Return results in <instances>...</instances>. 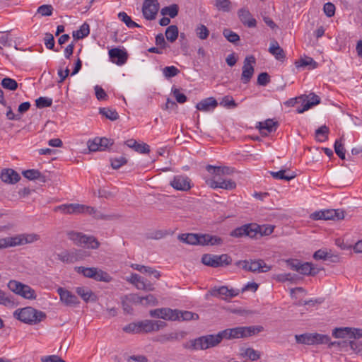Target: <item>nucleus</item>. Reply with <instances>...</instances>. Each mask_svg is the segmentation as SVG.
Returning <instances> with one entry per match:
<instances>
[{
    "mask_svg": "<svg viewBox=\"0 0 362 362\" xmlns=\"http://www.w3.org/2000/svg\"><path fill=\"white\" fill-rule=\"evenodd\" d=\"M54 211H60L64 214H88L97 219H111L112 216L104 215L95 208L81 204H68L57 206Z\"/></svg>",
    "mask_w": 362,
    "mask_h": 362,
    "instance_id": "obj_1",
    "label": "nucleus"
},
{
    "mask_svg": "<svg viewBox=\"0 0 362 362\" xmlns=\"http://www.w3.org/2000/svg\"><path fill=\"white\" fill-rule=\"evenodd\" d=\"M221 337L219 333L216 334H208L194 339L189 340L183 344L184 348L188 350H205L214 347L220 344Z\"/></svg>",
    "mask_w": 362,
    "mask_h": 362,
    "instance_id": "obj_2",
    "label": "nucleus"
},
{
    "mask_svg": "<svg viewBox=\"0 0 362 362\" xmlns=\"http://www.w3.org/2000/svg\"><path fill=\"white\" fill-rule=\"evenodd\" d=\"M262 327H238L231 329H226L219 332V334L223 339H233L250 337L256 333L261 332Z\"/></svg>",
    "mask_w": 362,
    "mask_h": 362,
    "instance_id": "obj_3",
    "label": "nucleus"
},
{
    "mask_svg": "<svg viewBox=\"0 0 362 362\" xmlns=\"http://www.w3.org/2000/svg\"><path fill=\"white\" fill-rule=\"evenodd\" d=\"M13 316L18 320L26 324H37L42 320L45 314L42 311H38L32 307H25L17 309Z\"/></svg>",
    "mask_w": 362,
    "mask_h": 362,
    "instance_id": "obj_4",
    "label": "nucleus"
},
{
    "mask_svg": "<svg viewBox=\"0 0 362 362\" xmlns=\"http://www.w3.org/2000/svg\"><path fill=\"white\" fill-rule=\"evenodd\" d=\"M68 238L77 246H83L95 250L100 247V243L93 235H87L81 232L70 230L66 233Z\"/></svg>",
    "mask_w": 362,
    "mask_h": 362,
    "instance_id": "obj_5",
    "label": "nucleus"
},
{
    "mask_svg": "<svg viewBox=\"0 0 362 362\" xmlns=\"http://www.w3.org/2000/svg\"><path fill=\"white\" fill-rule=\"evenodd\" d=\"M75 270L77 273L82 274L87 278L93 279L98 281L110 282L112 276L106 272L97 267H76Z\"/></svg>",
    "mask_w": 362,
    "mask_h": 362,
    "instance_id": "obj_6",
    "label": "nucleus"
},
{
    "mask_svg": "<svg viewBox=\"0 0 362 362\" xmlns=\"http://www.w3.org/2000/svg\"><path fill=\"white\" fill-rule=\"evenodd\" d=\"M35 240V235L28 234H20L13 237L0 238V250L30 243Z\"/></svg>",
    "mask_w": 362,
    "mask_h": 362,
    "instance_id": "obj_7",
    "label": "nucleus"
},
{
    "mask_svg": "<svg viewBox=\"0 0 362 362\" xmlns=\"http://www.w3.org/2000/svg\"><path fill=\"white\" fill-rule=\"evenodd\" d=\"M202 262L204 265L216 268L230 265L232 262V258L228 254L220 255L204 254L202 257Z\"/></svg>",
    "mask_w": 362,
    "mask_h": 362,
    "instance_id": "obj_8",
    "label": "nucleus"
},
{
    "mask_svg": "<svg viewBox=\"0 0 362 362\" xmlns=\"http://www.w3.org/2000/svg\"><path fill=\"white\" fill-rule=\"evenodd\" d=\"M8 288L14 293L28 300L36 298L35 291L30 286L16 280H11L8 283Z\"/></svg>",
    "mask_w": 362,
    "mask_h": 362,
    "instance_id": "obj_9",
    "label": "nucleus"
},
{
    "mask_svg": "<svg viewBox=\"0 0 362 362\" xmlns=\"http://www.w3.org/2000/svg\"><path fill=\"white\" fill-rule=\"evenodd\" d=\"M236 265L241 266L243 269L253 273H265L272 269V266L267 264L261 259L238 261Z\"/></svg>",
    "mask_w": 362,
    "mask_h": 362,
    "instance_id": "obj_10",
    "label": "nucleus"
},
{
    "mask_svg": "<svg viewBox=\"0 0 362 362\" xmlns=\"http://www.w3.org/2000/svg\"><path fill=\"white\" fill-rule=\"evenodd\" d=\"M313 220H341L344 218V211L341 209H327L315 211L310 215Z\"/></svg>",
    "mask_w": 362,
    "mask_h": 362,
    "instance_id": "obj_11",
    "label": "nucleus"
},
{
    "mask_svg": "<svg viewBox=\"0 0 362 362\" xmlns=\"http://www.w3.org/2000/svg\"><path fill=\"white\" fill-rule=\"evenodd\" d=\"M286 264L290 268L303 275H315L317 272L315 271L312 264L309 262L301 263L298 259H288Z\"/></svg>",
    "mask_w": 362,
    "mask_h": 362,
    "instance_id": "obj_12",
    "label": "nucleus"
},
{
    "mask_svg": "<svg viewBox=\"0 0 362 362\" xmlns=\"http://www.w3.org/2000/svg\"><path fill=\"white\" fill-rule=\"evenodd\" d=\"M152 317L161 318L165 320L175 321L178 320V310L169 308H162L151 310L149 312Z\"/></svg>",
    "mask_w": 362,
    "mask_h": 362,
    "instance_id": "obj_13",
    "label": "nucleus"
},
{
    "mask_svg": "<svg viewBox=\"0 0 362 362\" xmlns=\"http://www.w3.org/2000/svg\"><path fill=\"white\" fill-rule=\"evenodd\" d=\"M206 182V184L212 189L221 188L226 190H233L236 187L235 182L230 179L212 177Z\"/></svg>",
    "mask_w": 362,
    "mask_h": 362,
    "instance_id": "obj_14",
    "label": "nucleus"
},
{
    "mask_svg": "<svg viewBox=\"0 0 362 362\" xmlns=\"http://www.w3.org/2000/svg\"><path fill=\"white\" fill-rule=\"evenodd\" d=\"M170 185L175 189L182 192H187L192 187L191 179L183 175L174 176L170 182Z\"/></svg>",
    "mask_w": 362,
    "mask_h": 362,
    "instance_id": "obj_15",
    "label": "nucleus"
},
{
    "mask_svg": "<svg viewBox=\"0 0 362 362\" xmlns=\"http://www.w3.org/2000/svg\"><path fill=\"white\" fill-rule=\"evenodd\" d=\"M255 63L256 59L254 56L251 55L245 57L241 74V81L243 83L247 84L252 78L254 74V64Z\"/></svg>",
    "mask_w": 362,
    "mask_h": 362,
    "instance_id": "obj_16",
    "label": "nucleus"
},
{
    "mask_svg": "<svg viewBox=\"0 0 362 362\" xmlns=\"http://www.w3.org/2000/svg\"><path fill=\"white\" fill-rule=\"evenodd\" d=\"M159 4L157 0H144L142 7V13L146 20L156 18L158 11Z\"/></svg>",
    "mask_w": 362,
    "mask_h": 362,
    "instance_id": "obj_17",
    "label": "nucleus"
},
{
    "mask_svg": "<svg viewBox=\"0 0 362 362\" xmlns=\"http://www.w3.org/2000/svg\"><path fill=\"white\" fill-rule=\"evenodd\" d=\"M57 293L60 297V300L66 306L75 307L79 304L78 298L71 291L59 287L57 288Z\"/></svg>",
    "mask_w": 362,
    "mask_h": 362,
    "instance_id": "obj_18",
    "label": "nucleus"
},
{
    "mask_svg": "<svg viewBox=\"0 0 362 362\" xmlns=\"http://www.w3.org/2000/svg\"><path fill=\"white\" fill-rule=\"evenodd\" d=\"M108 54L111 62L118 66L124 64L128 59L127 52L117 47L110 49Z\"/></svg>",
    "mask_w": 362,
    "mask_h": 362,
    "instance_id": "obj_19",
    "label": "nucleus"
},
{
    "mask_svg": "<svg viewBox=\"0 0 362 362\" xmlns=\"http://www.w3.org/2000/svg\"><path fill=\"white\" fill-rule=\"evenodd\" d=\"M0 179L6 184L14 185L20 181V175L12 168H4L0 173Z\"/></svg>",
    "mask_w": 362,
    "mask_h": 362,
    "instance_id": "obj_20",
    "label": "nucleus"
},
{
    "mask_svg": "<svg viewBox=\"0 0 362 362\" xmlns=\"http://www.w3.org/2000/svg\"><path fill=\"white\" fill-rule=\"evenodd\" d=\"M186 335L187 333L184 331L173 332L158 336L156 341L161 344H164L168 341H178L183 339Z\"/></svg>",
    "mask_w": 362,
    "mask_h": 362,
    "instance_id": "obj_21",
    "label": "nucleus"
},
{
    "mask_svg": "<svg viewBox=\"0 0 362 362\" xmlns=\"http://www.w3.org/2000/svg\"><path fill=\"white\" fill-rule=\"evenodd\" d=\"M278 122L272 119H266L264 122H259L257 125L262 135L267 136L268 134L274 132L276 130Z\"/></svg>",
    "mask_w": 362,
    "mask_h": 362,
    "instance_id": "obj_22",
    "label": "nucleus"
},
{
    "mask_svg": "<svg viewBox=\"0 0 362 362\" xmlns=\"http://www.w3.org/2000/svg\"><path fill=\"white\" fill-rule=\"evenodd\" d=\"M223 243V239L217 235L209 233H202L201 246H218Z\"/></svg>",
    "mask_w": 362,
    "mask_h": 362,
    "instance_id": "obj_23",
    "label": "nucleus"
},
{
    "mask_svg": "<svg viewBox=\"0 0 362 362\" xmlns=\"http://www.w3.org/2000/svg\"><path fill=\"white\" fill-rule=\"evenodd\" d=\"M211 294L215 297H221L223 299L233 298L238 295V292L233 289H229L226 286L214 288L211 291Z\"/></svg>",
    "mask_w": 362,
    "mask_h": 362,
    "instance_id": "obj_24",
    "label": "nucleus"
},
{
    "mask_svg": "<svg viewBox=\"0 0 362 362\" xmlns=\"http://www.w3.org/2000/svg\"><path fill=\"white\" fill-rule=\"evenodd\" d=\"M252 233H254V238L259 234L260 236H266L272 234L274 229V226L271 224L258 225L257 223H252Z\"/></svg>",
    "mask_w": 362,
    "mask_h": 362,
    "instance_id": "obj_25",
    "label": "nucleus"
},
{
    "mask_svg": "<svg viewBox=\"0 0 362 362\" xmlns=\"http://www.w3.org/2000/svg\"><path fill=\"white\" fill-rule=\"evenodd\" d=\"M218 106V103L214 98L210 97L205 98L198 103L196 108L202 112H209L214 110Z\"/></svg>",
    "mask_w": 362,
    "mask_h": 362,
    "instance_id": "obj_26",
    "label": "nucleus"
},
{
    "mask_svg": "<svg viewBox=\"0 0 362 362\" xmlns=\"http://www.w3.org/2000/svg\"><path fill=\"white\" fill-rule=\"evenodd\" d=\"M240 21L249 28H254L257 25L256 20L252 18L250 12L246 8H241L238 12Z\"/></svg>",
    "mask_w": 362,
    "mask_h": 362,
    "instance_id": "obj_27",
    "label": "nucleus"
},
{
    "mask_svg": "<svg viewBox=\"0 0 362 362\" xmlns=\"http://www.w3.org/2000/svg\"><path fill=\"white\" fill-rule=\"evenodd\" d=\"M269 52L278 61L284 62L286 59L285 52L279 46V42L276 40H273L270 42Z\"/></svg>",
    "mask_w": 362,
    "mask_h": 362,
    "instance_id": "obj_28",
    "label": "nucleus"
},
{
    "mask_svg": "<svg viewBox=\"0 0 362 362\" xmlns=\"http://www.w3.org/2000/svg\"><path fill=\"white\" fill-rule=\"evenodd\" d=\"M76 292L86 303L95 302L98 300L97 296L87 287H77Z\"/></svg>",
    "mask_w": 362,
    "mask_h": 362,
    "instance_id": "obj_29",
    "label": "nucleus"
},
{
    "mask_svg": "<svg viewBox=\"0 0 362 362\" xmlns=\"http://www.w3.org/2000/svg\"><path fill=\"white\" fill-rule=\"evenodd\" d=\"M252 229V223L244 225L241 227H238L233 230L230 233L231 237L241 238L243 236H249L250 238H254V233L251 230Z\"/></svg>",
    "mask_w": 362,
    "mask_h": 362,
    "instance_id": "obj_30",
    "label": "nucleus"
},
{
    "mask_svg": "<svg viewBox=\"0 0 362 362\" xmlns=\"http://www.w3.org/2000/svg\"><path fill=\"white\" fill-rule=\"evenodd\" d=\"M202 233H183L178 235V239L187 244L201 245Z\"/></svg>",
    "mask_w": 362,
    "mask_h": 362,
    "instance_id": "obj_31",
    "label": "nucleus"
},
{
    "mask_svg": "<svg viewBox=\"0 0 362 362\" xmlns=\"http://www.w3.org/2000/svg\"><path fill=\"white\" fill-rule=\"evenodd\" d=\"M125 144L139 153H148L150 146L145 143H138L135 139H131L125 141Z\"/></svg>",
    "mask_w": 362,
    "mask_h": 362,
    "instance_id": "obj_32",
    "label": "nucleus"
},
{
    "mask_svg": "<svg viewBox=\"0 0 362 362\" xmlns=\"http://www.w3.org/2000/svg\"><path fill=\"white\" fill-rule=\"evenodd\" d=\"M206 170L213 175V177H221L222 175H230L233 173V169L230 167H216L211 165L206 166Z\"/></svg>",
    "mask_w": 362,
    "mask_h": 362,
    "instance_id": "obj_33",
    "label": "nucleus"
},
{
    "mask_svg": "<svg viewBox=\"0 0 362 362\" xmlns=\"http://www.w3.org/2000/svg\"><path fill=\"white\" fill-rule=\"evenodd\" d=\"M132 300L135 303H139L143 305L148 306H154L158 304L157 298L152 294H148L145 297H141L138 295H134L132 297Z\"/></svg>",
    "mask_w": 362,
    "mask_h": 362,
    "instance_id": "obj_34",
    "label": "nucleus"
},
{
    "mask_svg": "<svg viewBox=\"0 0 362 362\" xmlns=\"http://www.w3.org/2000/svg\"><path fill=\"white\" fill-rule=\"evenodd\" d=\"M308 98V100L305 102L302 107L297 108L296 111L298 113H303L305 111L308 110L313 106L318 105L320 103V97L314 93H310Z\"/></svg>",
    "mask_w": 362,
    "mask_h": 362,
    "instance_id": "obj_35",
    "label": "nucleus"
},
{
    "mask_svg": "<svg viewBox=\"0 0 362 362\" xmlns=\"http://www.w3.org/2000/svg\"><path fill=\"white\" fill-rule=\"evenodd\" d=\"M270 175L276 180H284L289 181L296 177V174L289 170H280L277 172L270 171Z\"/></svg>",
    "mask_w": 362,
    "mask_h": 362,
    "instance_id": "obj_36",
    "label": "nucleus"
},
{
    "mask_svg": "<svg viewBox=\"0 0 362 362\" xmlns=\"http://www.w3.org/2000/svg\"><path fill=\"white\" fill-rule=\"evenodd\" d=\"M58 259L65 263H74L77 261V255L75 251H63L57 255Z\"/></svg>",
    "mask_w": 362,
    "mask_h": 362,
    "instance_id": "obj_37",
    "label": "nucleus"
},
{
    "mask_svg": "<svg viewBox=\"0 0 362 362\" xmlns=\"http://www.w3.org/2000/svg\"><path fill=\"white\" fill-rule=\"evenodd\" d=\"M295 66L296 68L305 67L309 66L310 69H315L317 66V63L310 57H305L296 61Z\"/></svg>",
    "mask_w": 362,
    "mask_h": 362,
    "instance_id": "obj_38",
    "label": "nucleus"
},
{
    "mask_svg": "<svg viewBox=\"0 0 362 362\" xmlns=\"http://www.w3.org/2000/svg\"><path fill=\"white\" fill-rule=\"evenodd\" d=\"M22 175L24 177L29 180H35L38 179H42L45 181V177L38 170L29 169L22 171Z\"/></svg>",
    "mask_w": 362,
    "mask_h": 362,
    "instance_id": "obj_39",
    "label": "nucleus"
},
{
    "mask_svg": "<svg viewBox=\"0 0 362 362\" xmlns=\"http://www.w3.org/2000/svg\"><path fill=\"white\" fill-rule=\"evenodd\" d=\"M178 34V28L175 25L168 26L165 33L167 40L170 42H174L177 39Z\"/></svg>",
    "mask_w": 362,
    "mask_h": 362,
    "instance_id": "obj_40",
    "label": "nucleus"
},
{
    "mask_svg": "<svg viewBox=\"0 0 362 362\" xmlns=\"http://www.w3.org/2000/svg\"><path fill=\"white\" fill-rule=\"evenodd\" d=\"M99 112L103 116L105 117L107 119H109L111 121H115L119 118L117 112L113 109L102 107L100 108Z\"/></svg>",
    "mask_w": 362,
    "mask_h": 362,
    "instance_id": "obj_41",
    "label": "nucleus"
},
{
    "mask_svg": "<svg viewBox=\"0 0 362 362\" xmlns=\"http://www.w3.org/2000/svg\"><path fill=\"white\" fill-rule=\"evenodd\" d=\"M329 130L326 125L321 126L315 131L316 139L320 142L325 141L328 139Z\"/></svg>",
    "mask_w": 362,
    "mask_h": 362,
    "instance_id": "obj_42",
    "label": "nucleus"
},
{
    "mask_svg": "<svg viewBox=\"0 0 362 362\" xmlns=\"http://www.w3.org/2000/svg\"><path fill=\"white\" fill-rule=\"evenodd\" d=\"M178 11V6L177 4H172L169 6L163 8L160 13L163 16H169L170 18H173L177 16Z\"/></svg>",
    "mask_w": 362,
    "mask_h": 362,
    "instance_id": "obj_43",
    "label": "nucleus"
},
{
    "mask_svg": "<svg viewBox=\"0 0 362 362\" xmlns=\"http://www.w3.org/2000/svg\"><path fill=\"white\" fill-rule=\"evenodd\" d=\"M313 333H305L295 336L297 343L307 345H313Z\"/></svg>",
    "mask_w": 362,
    "mask_h": 362,
    "instance_id": "obj_44",
    "label": "nucleus"
},
{
    "mask_svg": "<svg viewBox=\"0 0 362 362\" xmlns=\"http://www.w3.org/2000/svg\"><path fill=\"white\" fill-rule=\"evenodd\" d=\"M0 304L7 307H13L15 305L13 297L1 290H0Z\"/></svg>",
    "mask_w": 362,
    "mask_h": 362,
    "instance_id": "obj_45",
    "label": "nucleus"
},
{
    "mask_svg": "<svg viewBox=\"0 0 362 362\" xmlns=\"http://www.w3.org/2000/svg\"><path fill=\"white\" fill-rule=\"evenodd\" d=\"M178 313H179V314L177 315H178L177 320H180V319H182V320L188 321V320H197L199 319V315L195 313H192V312L187 311V310L181 311L179 310H178Z\"/></svg>",
    "mask_w": 362,
    "mask_h": 362,
    "instance_id": "obj_46",
    "label": "nucleus"
},
{
    "mask_svg": "<svg viewBox=\"0 0 362 362\" xmlns=\"http://www.w3.org/2000/svg\"><path fill=\"white\" fill-rule=\"evenodd\" d=\"M89 33V25L85 23L80 27L79 30L73 32V36L76 39H82L88 36Z\"/></svg>",
    "mask_w": 362,
    "mask_h": 362,
    "instance_id": "obj_47",
    "label": "nucleus"
},
{
    "mask_svg": "<svg viewBox=\"0 0 362 362\" xmlns=\"http://www.w3.org/2000/svg\"><path fill=\"white\" fill-rule=\"evenodd\" d=\"M1 85L4 88L16 90L18 88V83L13 78L6 77L3 78Z\"/></svg>",
    "mask_w": 362,
    "mask_h": 362,
    "instance_id": "obj_48",
    "label": "nucleus"
},
{
    "mask_svg": "<svg viewBox=\"0 0 362 362\" xmlns=\"http://www.w3.org/2000/svg\"><path fill=\"white\" fill-rule=\"evenodd\" d=\"M313 345L315 344H326L329 343L330 337L326 334L318 333H313Z\"/></svg>",
    "mask_w": 362,
    "mask_h": 362,
    "instance_id": "obj_49",
    "label": "nucleus"
},
{
    "mask_svg": "<svg viewBox=\"0 0 362 362\" xmlns=\"http://www.w3.org/2000/svg\"><path fill=\"white\" fill-rule=\"evenodd\" d=\"M350 331V327L335 328L332 331V336L335 338H345L346 337H349Z\"/></svg>",
    "mask_w": 362,
    "mask_h": 362,
    "instance_id": "obj_50",
    "label": "nucleus"
},
{
    "mask_svg": "<svg viewBox=\"0 0 362 362\" xmlns=\"http://www.w3.org/2000/svg\"><path fill=\"white\" fill-rule=\"evenodd\" d=\"M118 17L130 28L139 27V25L136 22L133 21L125 12L119 13Z\"/></svg>",
    "mask_w": 362,
    "mask_h": 362,
    "instance_id": "obj_51",
    "label": "nucleus"
},
{
    "mask_svg": "<svg viewBox=\"0 0 362 362\" xmlns=\"http://www.w3.org/2000/svg\"><path fill=\"white\" fill-rule=\"evenodd\" d=\"M140 332L149 333L153 332V320H145L139 322Z\"/></svg>",
    "mask_w": 362,
    "mask_h": 362,
    "instance_id": "obj_52",
    "label": "nucleus"
},
{
    "mask_svg": "<svg viewBox=\"0 0 362 362\" xmlns=\"http://www.w3.org/2000/svg\"><path fill=\"white\" fill-rule=\"evenodd\" d=\"M195 32L200 40H206L209 35V30L204 25H198Z\"/></svg>",
    "mask_w": 362,
    "mask_h": 362,
    "instance_id": "obj_53",
    "label": "nucleus"
},
{
    "mask_svg": "<svg viewBox=\"0 0 362 362\" xmlns=\"http://www.w3.org/2000/svg\"><path fill=\"white\" fill-rule=\"evenodd\" d=\"M220 105L226 108H235L238 104L235 102L232 96L226 95L223 97L220 102Z\"/></svg>",
    "mask_w": 362,
    "mask_h": 362,
    "instance_id": "obj_54",
    "label": "nucleus"
},
{
    "mask_svg": "<svg viewBox=\"0 0 362 362\" xmlns=\"http://www.w3.org/2000/svg\"><path fill=\"white\" fill-rule=\"evenodd\" d=\"M215 6L219 11L228 12L230 10V1L229 0H215Z\"/></svg>",
    "mask_w": 362,
    "mask_h": 362,
    "instance_id": "obj_55",
    "label": "nucleus"
},
{
    "mask_svg": "<svg viewBox=\"0 0 362 362\" xmlns=\"http://www.w3.org/2000/svg\"><path fill=\"white\" fill-rule=\"evenodd\" d=\"M123 331L129 334H137L140 332L139 322L130 323L123 327Z\"/></svg>",
    "mask_w": 362,
    "mask_h": 362,
    "instance_id": "obj_56",
    "label": "nucleus"
},
{
    "mask_svg": "<svg viewBox=\"0 0 362 362\" xmlns=\"http://www.w3.org/2000/svg\"><path fill=\"white\" fill-rule=\"evenodd\" d=\"M334 151L337 155L342 160L345 159V148L341 140H336L334 143Z\"/></svg>",
    "mask_w": 362,
    "mask_h": 362,
    "instance_id": "obj_57",
    "label": "nucleus"
},
{
    "mask_svg": "<svg viewBox=\"0 0 362 362\" xmlns=\"http://www.w3.org/2000/svg\"><path fill=\"white\" fill-rule=\"evenodd\" d=\"M223 35L229 42L233 43L240 40L239 35L229 29H225L223 32Z\"/></svg>",
    "mask_w": 362,
    "mask_h": 362,
    "instance_id": "obj_58",
    "label": "nucleus"
},
{
    "mask_svg": "<svg viewBox=\"0 0 362 362\" xmlns=\"http://www.w3.org/2000/svg\"><path fill=\"white\" fill-rule=\"evenodd\" d=\"M110 162L113 169H118L125 165L127 163V160L124 156H119V158H111Z\"/></svg>",
    "mask_w": 362,
    "mask_h": 362,
    "instance_id": "obj_59",
    "label": "nucleus"
},
{
    "mask_svg": "<svg viewBox=\"0 0 362 362\" xmlns=\"http://www.w3.org/2000/svg\"><path fill=\"white\" fill-rule=\"evenodd\" d=\"M179 72V69L174 66H166L163 70V73L166 78L174 77L177 76Z\"/></svg>",
    "mask_w": 362,
    "mask_h": 362,
    "instance_id": "obj_60",
    "label": "nucleus"
},
{
    "mask_svg": "<svg viewBox=\"0 0 362 362\" xmlns=\"http://www.w3.org/2000/svg\"><path fill=\"white\" fill-rule=\"evenodd\" d=\"M323 11L327 17H332L335 13V6L331 2H327L324 5Z\"/></svg>",
    "mask_w": 362,
    "mask_h": 362,
    "instance_id": "obj_61",
    "label": "nucleus"
},
{
    "mask_svg": "<svg viewBox=\"0 0 362 362\" xmlns=\"http://www.w3.org/2000/svg\"><path fill=\"white\" fill-rule=\"evenodd\" d=\"M245 356L248 357L252 361H256L260 357L259 353L251 348H247L245 350Z\"/></svg>",
    "mask_w": 362,
    "mask_h": 362,
    "instance_id": "obj_62",
    "label": "nucleus"
},
{
    "mask_svg": "<svg viewBox=\"0 0 362 362\" xmlns=\"http://www.w3.org/2000/svg\"><path fill=\"white\" fill-rule=\"evenodd\" d=\"M173 95L175 96L176 101L179 103H185L187 101V97L185 94L180 93L177 88H173L172 90Z\"/></svg>",
    "mask_w": 362,
    "mask_h": 362,
    "instance_id": "obj_63",
    "label": "nucleus"
},
{
    "mask_svg": "<svg viewBox=\"0 0 362 362\" xmlns=\"http://www.w3.org/2000/svg\"><path fill=\"white\" fill-rule=\"evenodd\" d=\"M349 346L355 354H362V343L356 341H350Z\"/></svg>",
    "mask_w": 362,
    "mask_h": 362,
    "instance_id": "obj_64",
    "label": "nucleus"
}]
</instances>
